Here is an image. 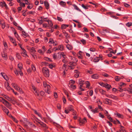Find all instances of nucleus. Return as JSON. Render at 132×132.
<instances>
[{
  "mask_svg": "<svg viewBox=\"0 0 132 132\" xmlns=\"http://www.w3.org/2000/svg\"><path fill=\"white\" fill-rule=\"evenodd\" d=\"M44 75L46 77H48L50 76L49 71L48 69L46 67H44L42 70Z\"/></svg>",
  "mask_w": 132,
  "mask_h": 132,
  "instance_id": "1",
  "label": "nucleus"
},
{
  "mask_svg": "<svg viewBox=\"0 0 132 132\" xmlns=\"http://www.w3.org/2000/svg\"><path fill=\"white\" fill-rule=\"evenodd\" d=\"M43 85L45 88V92L47 93L48 94H50L51 93V92L50 90V86L48 84H47V83L45 82H44L43 83Z\"/></svg>",
  "mask_w": 132,
  "mask_h": 132,
  "instance_id": "2",
  "label": "nucleus"
},
{
  "mask_svg": "<svg viewBox=\"0 0 132 132\" xmlns=\"http://www.w3.org/2000/svg\"><path fill=\"white\" fill-rule=\"evenodd\" d=\"M63 54V52H59L57 54L54 53L53 55V57L54 60L60 59L61 57V54Z\"/></svg>",
  "mask_w": 132,
  "mask_h": 132,
  "instance_id": "3",
  "label": "nucleus"
},
{
  "mask_svg": "<svg viewBox=\"0 0 132 132\" xmlns=\"http://www.w3.org/2000/svg\"><path fill=\"white\" fill-rule=\"evenodd\" d=\"M2 102L7 107L10 108L9 107L11 105V103L5 100V99L2 98Z\"/></svg>",
  "mask_w": 132,
  "mask_h": 132,
  "instance_id": "4",
  "label": "nucleus"
},
{
  "mask_svg": "<svg viewBox=\"0 0 132 132\" xmlns=\"http://www.w3.org/2000/svg\"><path fill=\"white\" fill-rule=\"evenodd\" d=\"M2 108L4 112H5L7 115L9 113V110L6 109L5 106H3V105H1Z\"/></svg>",
  "mask_w": 132,
  "mask_h": 132,
  "instance_id": "5",
  "label": "nucleus"
},
{
  "mask_svg": "<svg viewBox=\"0 0 132 132\" xmlns=\"http://www.w3.org/2000/svg\"><path fill=\"white\" fill-rule=\"evenodd\" d=\"M87 120L86 118H84L82 120H79V123L80 125H81L87 122Z\"/></svg>",
  "mask_w": 132,
  "mask_h": 132,
  "instance_id": "6",
  "label": "nucleus"
},
{
  "mask_svg": "<svg viewBox=\"0 0 132 132\" xmlns=\"http://www.w3.org/2000/svg\"><path fill=\"white\" fill-rule=\"evenodd\" d=\"M105 103L107 104L110 105L111 104L112 101L109 99L106 98L105 99Z\"/></svg>",
  "mask_w": 132,
  "mask_h": 132,
  "instance_id": "7",
  "label": "nucleus"
},
{
  "mask_svg": "<svg viewBox=\"0 0 132 132\" xmlns=\"http://www.w3.org/2000/svg\"><path fill=\"white\" fill-rule=\"evenodd\" d=\"M9 38L13 44L15 46H16L17 45V44L16 43V42L15 40L14 39L12 38L11 36H9Z\"/></svg>",
  "mask_w": 132,
  "mask_h": 132,
  "instance_id": "8",
  "label": "nucleus"
},
{
  "mask_svg": "<svg viewBox=\"0 0 132 132\" xmlns=\"http://www.w3.org/2000/svg\"><path fill=\"white\" fill-rule=\"evenodd\" d=\"M44 5L45 6L46 8L47 9H48L50 8L49 4L46 1L44 2Z\"/></svg>",
  "mask_w": 132,
  "mask_h": 132,
  "instance_id": "9",
  "label": "nucleus"
},
{
  "mask_svg": "<svg viewBox=\"0 0 132 132\" xmlns=\"http://www.w3.org/2000/svg\"><path fill=\"white\" fill-rule=\"evenodd\" d=\"M74 72L75 73H76L74 75V77L76 78H77L79 76V72H78L77 70H75L74 71Z\"/></svg>",
  "mask_w": 132,
  "mask_h": 132,
  "instance_id": "10",
  "label": "nucleus"
},
{
  "mask_svg": "<svg viewBox=\"0 0 132 132\" xmlns=\"http://www.w3.org/2000/svg\"><path fill=\"white\" fill-rule=\"evenodd\" d=\"M4 98L9 101L12 102L13 101V100L10 97L8 96L5 95Z\"/></svg>",
  "mask_w": 132,
  "mask_h": 132,
  "instance_id": "11",
  "label": "nucleus"
},
{
  "mask_svg": "<svg viewBox=\"0 0 132 132\" xmlns=\"http://www.w3.org/2000/svg\"><path fill=\"white\" fill-rule=\"evenodd\" d=\"M57 49H58V50L62 51L63 50L64 47L62 45H60L58 46L57 47Z\"/></svg>",
  "mask_w": 132,
  "mask_h": 132,
  "instance_id": "12",
  "label": "nucleus"
},
{
  "mask_svg": "<svg viewBox=\"0 0 132 132\" xmlns=\"http://www.w3.org/2000/svg\"><path fill=\"white\" fill-rule=\"evenodd\" d=\"M5 86L6 88V89L8 90H10L11 89V88L9 86V84L7 82L5 85Z\"/></svg>",
  "mask_w": 132,
  "mask_h": 132,
  "instance_id": "13",
  "label": "nucleus"
},
{
  "mask_svg": "<svg viewBox=\"0 0 132 132\" xmlns=\"http://www.w3.org/2000/svg\"><path fill=\"white\" fill-rule=\"evenodd\" d=\"M120 129L119 130L120 132H124V131L125 132H126V130L125 129L124 127L121 125L120 126Z\"/></svg>",
  "mask_w": 132,
  "mask_h": 132,
  "instance_id": "14",
  "label": "nucleus"
},
{
  "mask_svg": "<svg viewBox=\"0 0 132 132\" xmlns=\"http://www.w3.org/2000/svg\"><path fill=\"white\" fill-rule=\"evenodd\" d=\"M99 77V75L97 74H95L92 76V77L94 79H98Z\"/></svg>",
  "mask_w": 132,
  "mask_h": 132,
  "instance_id": "15",
  "label": "nucleus"
},
{
  "mask_svg": "<svg viewBox=\"0 0 132 132\" xmlns=\"http://www.w3.org/2000/svg\"><path fill=\"white\" fill-rule=\"evenodd\" d=\"M108 97L110 98H112L115 100H117L118 99V98H117V96H114L113 95H110Z\"/></svg>",
  "mask_w": 132,
  "mask_h": 132,
  "instance_id": "16",
  "label": "nucleus"
},
{
  "mask_svg": "<svg viewBox=\"0 0 132 132\" xmlns=\"http://www.w3.org/2000/svg\"><path fill=\"white\" fill-rule=\"evenodd\" d=\"M2 57L4 58V59L6 60L7 59L8 57L6 53L2 54Z\"/></svg>",
  "mask_w": 132,
  "mask_h": 132,
  "instance_id": "17",
  "label": "nucleus"
},
{
  "mask_svg": "<svg viewBox=\"0 0 132 132\" xmlns=\"http://www.w3.org/2000/svg\"><path fill=\"white\" fill-rule=\"evenodd\" d=\"M72 6H73L75 9L76 10L79 11L81 12V10L76 5L74 4L72 5Z\"/></svg>",
  "mask_w": 132,
  "mask_h": 132,
  "instance_id": "18",
  "label": "nucleus"
},
{
  "mask_svg": "<svg viewBox=\"0 0 132 132\" xmlns=\"http://www.w3.org/2000/svg\"><path fill=\"white\" fill-rule=\"evenodd\" d=\"M104 86L107 88H108V90H109L111 86V85L108 84L107 83H105L104 84Z\"/></svg>",
  "mask_w": 132,
  "mask_h": 132,
  "instance_id": "19",
  "label": "nucleus"
},
{
  "mask_svg": "<svg viewBox=\"0 0 132 132\" xmlns=\"http://www.w3.org/2000/svg\"><path fill=\"white\" fill-rule=\"evenodd\" d=\"M69 26L68 25L65 24H62L61 26V28L62 29H65L66 28L68 27Z\"/></svg>",
  "mask_w": 132,
  "mask_h": 132,
  "instance_id": "20",
  "label": "nucleus"
},
{
  "mask_svg": "<svg viewBox=\"0 0 132 132\" xmlns=\"http://www.w3.org/2000/svg\"><path fill=\"white\" fill-rule=\"evenodd\" d=\"M47 21L48 22V24L50 25L49 27H51L53 25V24L52 22V21L50 20H47Z\"/></svg>",
  "mask_w": 132,
  "mask_h": 132,
  "instance_id": "21",
  "label": "nucleus"
},
{
  "mask_svg": "<svg viewBox=\"0 0 132 132\" xmlns=\"http://www.w3.org/2000/svg\"><path fill=\"white\" fill-rule=\"evenodd\" d=\"M38 123H39L42 127H46V125L43 122H38Z\"/></svg>",
  "mask_w": 132,
  "mask_h": 132,
  "instance_id": "22",
  "label": "nucleus"
},
{
  "mask_svg": "<svg viewBox=\"0 0 132 132\" xmlns=\"http://www.w3.org/2000/svg\"><path fill=\"white\" fill-rule=\"evenodd\" d=\"M67 109L69 111H73V109L72 106H70L68 107Z\"/></svg>",
  "mask_w": 132,
  "mask_h": 132,
  "instance_id": "23",
  "label": "nucleus"
},
{
  "mask_svg": "<svg viewBox=\"0 0 132 132\" xmlns=\"http://www.w3.org/2000/svg\"><path fill=\"white\" fill-rule=\"evenodd\" d=\"M11 85L15 89H18L17 87L18 86L17 85L15 84L14 83H12Z\"/></svg>",
  "mask_w": 132,
  "mask_h": 132,
  "instance_id": "24",
  "label": "nucleus"
},
{
  "mask_svg": "<svg viewBox=\"0 0 132 132\" xmlns=\"http://www.w3.org/2000/svg\"><path fill=\"white\" fill-rule=\"evenodd\" d=\"M66 47L69 50H72L73 48L72 46L69 44L67 45L66 46Z\"/></svg>",
  "mask_w": 132,
  "mask_h": 132,
  "instance_id": "25",
  "label": "nucleus"
},
{
  "mask_svg": "<svg viewBox=\"0 0 132 132\" xmlns=\"http://www.w3.org/2000/svg\"><path fill=\"white\" fill-rule=\"evenodd\" d=\"M17 88L18 89H16L20 93L22 94L23 93V91L22 90V89L20 88L18 86L17 87Z\"/></svg>",
  "mask_w": 132,
  "mask_h": 132,
  "instance_id": "26",
  "label": "nucleus"
},
{
  "mask_svg": "<svg viewBox=\"0 0 132 132\" xmlns=\"http://www.w3.org/2000/svg\"><path fill=\"white\" fill-rule=\"evenodd\" d=\"M55 42L56 43V42H54V40L52 38H50L49 39V40L48 42V43L49 44H53L55 43Z\"/></svg>",
  "mask_w": 132,
  "mask_h": 132,
  "instance_id": "27",
  "label": "nucleus"
},
{
  "mask_svg": "<svg viewBox=\"0 0 132 132\" xmlns=\"http://www.w3.org/2000/svg\"><path fill=\"white\" fill-rule=\"evenodd\" d=\"M1 74L2 75V76H3V78H4L6 80H7L8 78H7V76L5 75V73H3H3H1Z\"/></svg>",
  "mask_w": 132,
  "mask_h": 132,
  "instance_id": "28",
  "label": "nucleus"
},
{
  "mask_svg": "<svg viewBox=\"0 0 132 132\" xmlns=\"http://www.w3.org/2000/svg\"><path fill=\"white\" fill-rule=\"evenodd\" d=\"M121 79V78L119 76H116L114 77V79H115V80L117 81H120Z\"/></svg>",
  "mask_w": 132,
  "mask_h": 132,
  "instance_id": "29",
  "label": "nucleus"
},
{
  "mask_svg": "<svg viewBox=\"0 0 132 132\" xmlns=\"http://www.w3.org/2000/svg\"><path fill=\"white\" fill-rule=\"evenodd\" d=\"M69 64H70L69 65H71V66L75 67L76 65V63L75 64V62H69Z\"/></svg>",
  "mask_w": 132,
  "mask_h": 132,
  "instance_id": "30",
  "label": "nucleus"
},
{
  "mask_svg": "<svg viewBox=\"0 0 132 132\" xmlns=\"http://www.w3.org/2000/svg\"><path fill=\"white\" fill-rule=\"evenodd\" d=\"M115 114L117 115V116L119 118H123V116L119 113H117L116 114L115 113Z\"/></svg>",
  "mask_w": 132,
  "mask_h": 132,
  "instance_id": "31",
  "label": "nucleus"
},
{
  "mask_svg": "<svg viewBox=\"0 0 132 132\" xmlns=\"http://www.w3.org/2000/svg\"><path fill=\"white\" fill-rule=\"evenodd\" d=\"M18 67L19 70H21L22 69V65L21 63H20L18 64Z\"/></svg>",
  "mask_w": 132,
  "mask_h": 132,
  "instance_id": "32",
  "label": "nucleus"
},
{
  "mask_svg": "<svg viewBox=\"0 0 132 132\" xmlns=\"http://www.w3.org/2000/svg\"><path fill=\"white\" fill-rule=\"evenodd\" d=\"M16 56L19 59H21V57L19 53H16Z\"/></svg>",
  "mask_w": 132,
  "mask_h": 132,
  "instance_id": "33",
  "label": "nucleus"
},
{
  "mask_svg": "<svg viewBox=\"0 0 132 132\" xmlns=\"http://www.w3.org/2000/svg\"><path fill=\"white\" fill-rule=\"evenodd\" d=\"M11 118L16 123L18 122V121L14 117H13L11 115L10 116Z\"/></svg>",
  "mask_w": 132,
  "mask_h": 132,
  "instance_id": "34",
  "label": "nucleus"
},
{
  "mask_svg": "<svg viewBox=\"0 0 132 132\" xmlns=\"http://www.w3.org/2000/svg\"><path fill=\"white\" fill-rule=\"evenodd\" d=\"M98 108H96L95 109L92 110H91V111H92V112H93L94 113H97L98 112Z\"/></svg>",
  "mask_w": 132,
  "mask_h": 132,
  "instance_id": "35",
  "label": "nucleus"
},
{
  "mask_svg": "<svg viewBox=\"0 0 132 132\" xmlns=\"http://www.w3.org/2000/svg\"><path fill=\"white\" fill-rule=\"evenodd\" d=\"M100 60V59H99L98 57H96L95 58L94 60V62H97Z\"/></svg>",
  "mask_w": 132,
  "mask_h": 132,
  "instance_id": "36",
  "label": "nucleus"
},
{
  "mask_svg": "<svg viewBox=\"0 0 132 132\" xmlns=\"http://www.w3.org/2000/svg\"><path fill=\"white\" fill-rule=\"evenodd\" d=\"M80 41L83 45H85L86 43V40L83 39H82L80 40Z\"/></svg>",
  "mask_w": 132,
  "mask_h": 132,
  "instance_id": "37",
  "label": "nucleus"
},
{
  "mask_svg": "<svg viewBox=\"0 0 132 132\" xmlns=\"http://www.w3.org/2000/svg\"><path fill=\"white\" fill-rule=\"evenodd\" d=\"M22 34L23 35V36L24 37V38L26 37L27 36V34L25 31H22Z\"/></svg>",
  "mask_w": 132,
  "mask_h": 132,
  "instance_id": "38",
  "label": "nucleus"
},
{
  "mask_svg": "<svg viewBox=\"0 0 132 132\" xmlns=\"http://www.w3.org/2000/svg\"><path fill=\"white\" fill-rule=\"evenodd\" d=\"M84 81L81 79H79V84H83Z\"/></svg>",
  "mask_w": 132,
  "mask_h": 132,
  "instance_id": "39",
  "label": "nucleus"
},
{
  "mask_svg": "<svg viewBox=\"0 0 132 132\" xmlns=\"http://www.w3.org/2000/svg\"><path fill=\"white\" fill-rule=\"evenodd\" d=\"M119 85L121 87H122V86H125L126 85L125 84L122 82H120L119 83Z\"/></svg>",
  "mask_w": 132,
  "mask_h": 132,
  "instance_id": "40",
  "label": "nucleus"
},
{
  "mask_svg": "<svg viewBox=\"0 0 132 132\" xmlns=\"http://www.w3.org/2000/svg\"><path fill=\"white\" fill-rule=\"evenodd\" d=\"M102 75L105 77H108L109 76V75L108 74L105 73H102Z\"/></svg>",
  "mask_w": 132,
  "mask_h": 132,
  "instance_id": "41",
  "label": "nucleus"
},
{
  "mask_svg": "<svg viewBox=\"0 0 132 132\" xmlns=\"http://www.w3.org/2000/svg\"><path fill=\"white\" fill-rule=\"evenodd\" d=\"M126 25L128 27H129L130 26H132V23L128 22L126 24Z\"/></svg>",
  "mask_w": 132,
  "mask_h": 132,
  "instance_id": "42",
  "label": "nucleus"
},
{
  "mask_svg": "<svg viewBox=\"0 0 132 132\" xmlns=\"http://www.w3.org/2000/svg\"><path fill=\"white\" fill-rule=\"evenodd\" d=\"M75 81L72 80H70L69 83L71 85H72L74 84L75 83Z\"/></svg>",
  "mask_w": 132,
  "mask_h": 132,
  "instance_id": "43",
  "label": "nucleus"
},
{
  "mask_svg": "<svg viewBox=\"0 0 132 132\" xmlns=\"http://www.w3.org/2000/svg\"><path fill=\"white\" fill-rule=\"evenodd\" d=\"M99 92L102 94H104L105 93V92L102 89H99Z\"/></svg>",
  "mask_w": 132,
  "mask_h": 132,
  "instance_id": "44",
  "label": "nucleus"
},
{
  "mask_svg": "<svg viewBox=\"0 0 132 132\" xmlns=\"http://www.w3.org/2000/svg\"><path fill=\"white\" fill-rule=\"evenodd\" d=\"M57 19L58 21H59L61 22L63 21V20L62 18L58 16L57 17Z\"/></svg>",
  "mask_w": 132,
  "mask_h": 132,
  "instance_id": "45",
  "label": "nucleus"
},
{
  "mask_svg": "<svg viewBox=\"0 0 132 132\" xmlns=\"http://www.w3.org/2000/svg\"><path fill=\"white\" fill-rule=\"evenodd\" d=\"M86 88H88V87L90 86V84L89 81H87L86 83Z\"/></svg>",
  "mask_w": 132,
  "mask_h": 132,
  "instance_id": "46",
  "label": "nucleus"
},
{
  "mask_svg": "<svg viewBox=\"0 0 132 132\" xmlns=\"http://www.w3.org/2000/svg\"><path fill=\"white\" fill-rule=\"evenodd\" d=\"M5 3V2L3 1V2H1L0 3V6L2 7H3L4 6V5Z\"/></svg>",
  "mask_w": 132,
  "mask_h": 132,
  "instance_id": "47",
  "label": "nucleus"
},
{
  "mask_svg": "<svg viewBox=\"0 0 132 132\" xmlns=\"http://www.w3.org/2000/svg\"><path fill=\"white\" fill-rule=\"evenodd\" d=\"M89 50L90 51L94 52L96 51V49L94 48H90Z\"/></svg>",
  "mask_w": 132,
  "mask_h": 132,
  "instance_id": "48",
  "label": "nucleus"
},
{
  "mask_svg": "<svg viewBox=\"0 0 132 132\" xmlns=\"http://www.w3.org/2000/svg\"><path fill=\"white\" fill-rule=\"evenodd\" d=\"M34 113L36 114L37 115L40 117H41V115L38 112H37L36 110H34Z\"/></svg>",
  "mask_w": 132,
  "mask_h": 132,
  "instance_id": "49",
  "label": "nucleus"
},
{
  "mask_svg": "<svg viewBox=\"0 0 132 132\" xmlns=\"http://www.w3.org/2000/svg\"><path fill=\"white\" fill-rule=\"evenodd\" d=\"M2 24V27L3 29H4L5 27V23L3 22Z\"/></svg>",
  "mask_w": 132,
  "mask_h": 132,
  "instance_id": "50",
  "label": "nucleus"
},
{
  "mask_svg": "<svg viewBox=\"0 0 132 132\" xmlns=\"http://www.w3.org/2000/svg\"><path fill=\"white\" fill-rule=\"evenodd\" d=\"M68 66L69 67V68H70L69 69L70 70H73L74 69L75 67L74 66H71V65H69Z\"/></svg>",
  "mask_w": 132,
  "mask_h": 132,
  "instance_id": "51",
  "label": "nucleus"
},
{
  "mask_svg": "<svg viewBox=\"0 0 132 132\" xmlns=\"http://www.w3.org/2000/svg\"><path fill=\"white\" fill-rule=\"evenodd\" d=\"M82 7H83L84 8L87 9H88V7L86 6H85L84 4H81Z\"/></svg>",
  "mask_w": 132,
  "mask_h": 132,
  "instance_id": "52",
  "label": "nucleus"
},
{
  "mask_svg": "<svg viewBox=\"0 0 132 132\" xmlns=\"http://www.w3.org/2000/svg\"><path fill=\"white\" fill-rule=\"evenodd\" d=\"M40 95L42 96H43L44 95H45V93L42 91H41L40 92Z\"/></svg>",
  "mask_w": 132,
  "mask_h": 132,
  "instance_id": "53",
  "label": "nucleus"
},
{
  "mask_svg": "<svg viewBox=\"0 0 132 132\" xmlns=\"http://www.w3.org/2000/svg\"><path fill=\"white\" fill-rule=\"evenodd\" d=\"M18 71V72L19 73L20 75L21 76H23V73L21 71V70H19V71Z\"/></svg>",
  "mask_w": 132,
  "mask_h": 132,
  "instance_id": "54",
  "label": "nucleus"
},
{
  "mask_svg": "<svg viewBox=\"0 0 132 132\" xmlns=\"http://www.w3.org/2000/svg\"><path fill=\"white\" fill-rule=\"evenodd\" d=\"M99 116L102 118H104V116L103 115H102L101 113H99Z\"/></svg>",
  "mask_w": 132,
  "mask_h": 132,
  "instance_id": "55",
  "label": "nucleus"
},
{
  "mask_svg": "<svg viewBox=\"0 0 132 132\" xmlns=\"http://www.w3.org/2000/svg\"><path fill=\"white\" fill-rule=\"evenodd\" d=\"M31 68L33 71H34L36 70V68L33 65H31Z\"/></svg>",
  "mask_w": 132,
  "mask_h": 132,
  "instance_id": "56",
  "label": "nucleus"
},
{
  "mask_svg": "<svg viewBox=\"0 0 132 132\" xmlns=\"http://www.w3.org/2000/svg\"><path fill=\"white\" fill-rule=\"evenodd\" d=\"M31 50L32 51H31V52H36L35 48L34 47H32L31 49Z\"/></svg>",
  "mask_w": 132,
  "mask_h": 132,
  "instance_id": "57",
  "label": "nucleus"
},
{
  "mask_svg": "<svg viewBox=\"0 0 132 132\" xmlns=\"http://www.w3.org/2000/svg\"><path fill=\"white\" fill-rule=\"evenodd\" d=\"M111 122H112L113 120L112 119L111 117H109V116H108L107 118Z\"/></svg>",
  "mask_w": 132,
  "mask_h": 132,
  "instance_id": "58",
  "label": "nucleus"
},
{
  "mask_svg": "<svg viewBox=\"0 0 132 132\" xmlns=\"http://www.w3.org/2000/svg\"><path fill=\"white\" fill-rule=\"evenodd\" d=\"M14 34L16 38H17L19 36L18 34H17V32H16V31H15V32H14Z\"/></svg>",
  "mask_w": 132,
  "mask_h": 132,
  "instance_id": "59",
  "label": "nucleus"
},
{
  "mask_svg": "<svg viewBox=\"0 0 132 132\" xmlns=\"http://www.w3.org/2000/svg\"><path fill=\"white\" fill-rule=\"evenodd\" d=\"M71 88H72V89H75L76 88V86L75 85H71L70 86Z\"/></svg>",
  "mask_w": 132,
  "mask_h": 132,
  "instance_id": "60",
  "label": "nucleus"
},
{
  "mask_svg": "<svg viewBox=\"0 0 132 132\" xmlns=\"http://www.w3.org/2000/svg\"><path fill=\"white\" fill-rule=\"evenodd\" d=\"M43 19H41V20L39 21L38 24H41L43 23Z\"/></svg>",
  "mask_w": 132,
  "mask_h": 132,
  "instance_id": "61",
  "label": "nucleus"
},
{
  "mask_svg": "<svg viewBox=\"0 0 132 132\" xmlns=\"http://www.w3.org/2000/svg\"><path fill=\"white\" fill-rule=\"evenodd\" d=\"M83 29H84V31H83V32H88V31L87 29L86 28L84 27V28Z\"/></svg>",
  "mask_w": 132,
  "mask_h": 132,
  "instance_id": "62",
  "label": "nucleus"
},
{
  "mask_svg": "<svg viewBox=\"0 0 132 132\" xmlns=\"http://www.w3.org/2000/svg\"><path fill=\"white\" fill-rule=\"evenodd\" d=\"M18 10V12L19 13L20 12L22 8L21 7H19L17 8Z\"/></svg>",
  "mask_w": 132,
  "mask_h": 132,
  "instance_id": "63",
  "label": "nucleus"
},
{
  "mask_svg": "<svg viewBox=\"0 0 132 132\" xmlns=\"http://www.w3.org/2000/svg\"><path fill=\"white\" fill-rule=\"evenodd\" d=\"M54 96L55 98H56L58 97V95L56 93H54Z\"/></svg>",
  "mask_w": 132,
  "mask_h": 132,
  "instance_id": "64",
  "label": "nucleus"
}]
</instances>
